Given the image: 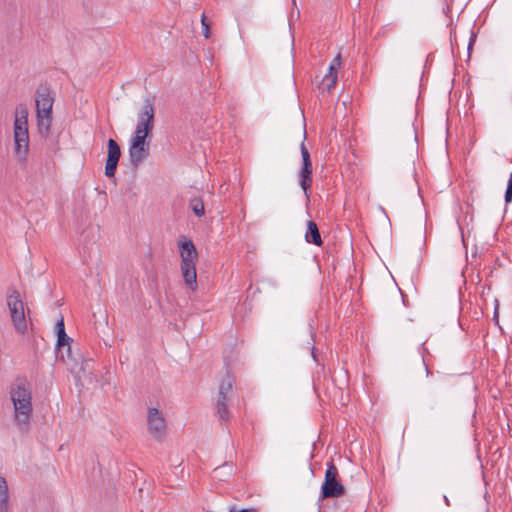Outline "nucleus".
Wrapping results in <instances>:
<instances>
[{
	"mask_svg": "<svg viewBox=\"0 0 512 512\" xmlns=\"http://www.w3.org/2000/svg\"><path fill=\"white\" fill-rule=\"evenodd\" d=\"M10 399L14 408V421L21 432H28L33 412L30 383L17 378L10 387Z\"/></svg>",
	"mask_w": 512,
	"mask_h": 512,
	"instance_id": "1",
	"label": "nucleus"
},
{
	"mask_svg": "<svg viewBox=\"0 0 512 512\" xmlns=\"http://www.w3.org/2000/svg\"><path fill=\"white\" fill-rule=\"evenodd\" d=\"M35 103L38 131L42 136H48L53 120L54 93L47 84H40L37 87Z\"/></svg>",
	"mask_w": 512,
	"mask_h": 512,
	"instance_id": "2",
	"label": "nucleus"
},
{
	"mask_svg": "<svg viewBox=\"0 0 512 512\" xmlns=\"http://www.w3.org/2000/svg\"><path fill=\"white\" fill-rule=\"evenodd\" d=\"M14 152L21 164L27 161L29 153L28 108L20 103L15 109Z\"/></svg>",
	"mask_w": 512,
	"mask_h": 512,
	"instance_id": "3",
	"label": "nucleus"
},
{
	"mask_svg": "<svg viewBox=\"0 0 512 512\" xmlns=\"http://www.w3.org/2000/svg\"><path fill=\"white\" fill-rule=\"evenodd\" d=\"M181 257V272L187 286L192 290L197 288L196 260L198 253L191 240L178 241Z\"/></svg>",
	"mask_w": 512,
	"mask_h": 512,
	"instance_id": "4",
	"label": "nucleus"
},
{
	"mask_svg": "<svg viewBox=\"0 0 512 512\" xmlns=\"http://www.w3.org/2000/svg\"><path fill=\"white\" fill-rule=\"evenodd\" d=\"M7 306L15 331L19 334H25L27 331V321L25 318L24 303L17 289H8Z\"/></svg>",
	"mask_w": 512,
	"mask_h": 512,
	"instance_id": "5",
	"label": "nucleus"
},
{
	"mask_svg": "<svg viewBox=\"0 0 512 512\" xmlns=\"http://www.w3.org/2000/svg\"><path fill=\"white\" fill-rule=\"evenodd\" d=\"M345 492V487L339 480L338 468L332 461L328 462L324 482L321 486L319 501L341 497Z\"/></svg>",
	"mask_w": 512,
	"mask_h": 512,
	"instance_id": "6",
	"label": "nucleus"
},
{
	"mask_svg": "<svg viewBox=\"0 0 512 512\" xmlns=\"http://www.w3.org/2000/svg\"><path fill=\"white\" fill-rule=\"evenodd\" d=\"M151 136L133 133L129 142V160L133 167H138L149 156Z\"/></svg>",
	"mask_w": 512,
	"mask_h": 512,
	"instance_id": "7",
	"label": "nucleus"
},
{
	"mask_svg": "<svg viewBox=\"0 0 512 512\" xmlns=\"http://www.w3.org/2000/svg\"><path fill=\"white\" fill-rule=\"evenodd\" d=\"M154 118V100L147 97L144 100V105L142 106L141 111L138 113L137 124L134 132L151 136L154 129Z\"/></svg>",
	"mask_w": 512,
	"mask_h": 512,
	"instance_id": "8",
	"label": "nucleus"
},
{
	"mask_svg": "<svg viewBox=\"0 0 512 512\" xmlns=\"http://www.w3.org/2000/svg\"><path fill=\"white\" fill-rule=\"evenodd\" d=\"M300 150L302 156V167L299 171V184L303 189L305 196L308 198V190L312 184V162L309 151L304 143L301 144Z\"/></svg>",
	"mask_w": 512,
	"mask_h": 512,
	"instance_id": "9",
	"label": "nucleus"
},
{
	"mask_svg": "<svg viewBox=\"0 0 512 512\" xmlns=\"http://www.w3.org/2000/svg\"><path fill=\"white\" fill-rule=\"evenodd\" d=\"M148 430L153 438L162 441L166 434V422L157 408H149L147 415Z\"/></svg>",
	"mask_w": 512,
	"mask_h": 512,
	"instance_id": "10",
	"label": "nucleus"
},
{
	"mask_svg": "<svg viewBox=\"0 0 512 512\" xmlns=\"http://www.w3.org/2000/svg\"><path fill=\"white\" fill-rule=\"evenodd\" d=\"M108 155L105 164V175L109 178L114 177L119 159L121 157V149L118 143L110 138L107 142Z\"/></svg>",
	"mask_w": 512,
	"mask_h": 512,
	"instance_id": "11",
	"label": "nucleus"
},
{
	"mask_svg": "<svg viewBox=\"0 0 512 512\" xmlns=\"http://www.w3.org/2000/svg\"><path fill=\"white\" fill-rule=\"evenodd\" d=\"M341 65L340 54L336 55L328 67V72L323 77L321 89L323 91H331L337 83V70Z\"/></svg>",
	"mask_w": 512,
	"mask_h": 512,
	"instance_id": "12",
	"label": "nucleus"
},
{
	"mask_svg": "<svg viewBox=\"0 0 512 512\" xmlns=\"http://www.w3.org/2000/svg\"><path fill=\"white\" fill-rule=\"evenodd\" d=\"M71 342H72V338H70L66 334V332H64V334H62V333L57 334V343H56L57 357L60 358L64 362L67 360L75 361V359L72 357Z\"/></svg>",
	"mask_w": 512,
	"mask_h": 512,
	"instance_id": "13",
	"label": "nucleus"
},
{
	"mask_svg": "<svg viewBox=\"0 0 512 512\" xmlns=\"http://www.w3.org/2000/svg\"><path fill=\"white\" fill-rule=\"evenodd\" d=\"M305 240L307 243L314 244L316 246H321L323 243L318 226L314 221L307 222Z\"/></svg>",
	"mask_w": 512,
	"mask_h": 512,
	"instance_id": "14",
	"label": "nucleus"
},
{
	"mask_svg": "<svg viewBox=\"0 0 512 512\" xmlns=\"http://www.w3.org/2000/svg\"><path fill=\"white\" fill-rule=\"evenodd\" d=\"M10 503L8 496V484L4 477L0 476V512H9Z\"/></svg>",
	"mask_w": 512,
	"mask_h": 512,
	"instance_id": "15",
	"label": "nucleus"
},
{
	"mask_svg": "<svg viewBox=\"0 0 512 512\" xmlns=\"http://www.w3.org/2000/svg\"><path fill=\"white\" fill-rule=\"evenodd\" d=\"M228 398L218 397L216 402V414L221 421H228L230 414L227 405Z\"/></svg>",
	"mask_w": 512,
	"mask_h": 512,
	"instance_id": "16",
	"label": "nucleus"
},
{
	"mask_svg": "<svg viewBox=\"0 0 512 512\" xmlns=\"http://www.w3.org/2000/svg\"><path fill=\"white\" fill-rule=\"evenodd\" d=\"M234 382V378L227 375L220 383L218 397L228 398V394L232 392Z\"/></svg>",
	"mask_w": 512,
	"mask_h": 512,
	"instance_id": "17",
	"label": "nucleus"
},
{
	"mask_svg": "<svg viewBox=\"0 0 512 512\" xmlns=\"http://www.w3.org/2000/svg\"><path fill=\"white\" fill-rule=\"evenodd\" d=\"M189 208L194 212L197 217H202L205 214L203 200L199 197H194L189 202Z\"/></svg>",
	"mask_w": 512,
	"mask_h": 512,
	"instance_id": "18",
	"label": "nucleus"
},
{
	"mask_svg": "<svg viewBox=\"0 0 512 512\" xmlns=\"http://www.w3.org/2000/svg\"><path fill=\"white\" fill-rule=\"evenodd\" d=\"M505 201L507 203L512 201V173L510 174V177L508 179L507 189L505 192Z\"/></svg>",
	"mask_w": 512,
	"mask_h": 512,
	"instance_id": "19",
	"label": "nucleus"
},
{
	"mask_svg": "<svg viewBox=\"0 0 512 512\" xmlns=\"http://www.w3.org/2000/svg\"><path fill=\"white\" fill-rule=\"evenodd\" d=\"M201 23H202V26H203V35H204V37L205 38H209V36H210L209 25L206 22V17H205L204 14L202 15Z\"/></svg>",
	"mask_w": 512,
	"mask_h": 512,
	"instance_id": "20",
	"label": "nucleus"
},
{
	"mask_svg": "<svg viewBox=\"0 0 512 512\" xmlns=\"http://www.w3.org/2000/svg\"><path fill=\"white\" fill-rule=\"evenodd\" d=\"M55 329H56V333L59 334V333H62L64 334L65 332V325H64V319L63 317H61L55 324Z\"/></svg>",
	"mask_w": 512,
	"mask_h": 512,
	"instance_id": "21",
	"label": "nucleus"
},
{
	"mask_svg": "<svg viewBox=\"0 0 512 512\" xmlns=\"http://www.w3.org/2000/svg\"><path fill=\"white\" fill-rule=\"evenodd\" d=\"M229 512H257V510L255 508L237 509V506L233 505L229 508Z\"/></svg>",
	"mask_w": 512,
	"mask_h": 512,
	"instance_id": "22",
	"label": "nucleus"
},
{
	"mask_svg": "<svg viewBox=\"0 0 512 512\" xmlns=\"http://www.w3.org/2000/svg\"><path fill=\"white\" fill-rule=\"evenodd\" d=\"M315 350H316V349H315V346H314V345H312V347H311V354H312V357H313V359H314V361H315V362H318V358H317V355H316Z\"/></svg>",
	"mask_w": 512,
	"mask_h": 512,
	"instance_id": "23",
	"label": "nucleus"
},
{
	"mask_svg": "<svg viewBox=\"0 0 512 512\" xmlns=\"http://www.w3.org/2000/svg\"><path fill=\"white\" fill-rule=\"evenodd\" d=\"M444 500H445L446 505L449 506L450 505L449 499L445 495H444Z\"/></svg>",
	"mask_w": 512,
	"mask_h": 512,
	"instance_id": "24",
	"label": "nucleus"
},
{
	"mask_svg": "<svg viewBox=\"0 0 512 512\" xmlns=\"http://www.w3.org/2000/svg\"><path fill=\"white\" fill-rule=\"evenodd\" d=\"M472 43H473V38H471V39H470V42H469V45H468V50H470V49H471V47H472Z\"/></svg>",
	"mask_w": 512,
	"mask_h": 512,
	"instance_id": "25",
	"label": "nucleus"
},
{
	"mask_svg": "<svg viewBox=\"0 0 512 512\" xmlns=\"http://www.w3.org/2000/svg\"><path fill=\"white\" fill-rule=\"evenodd\" d=\"M497 317V310L494 312V318Z\"/></svg>",
	"mask_w": 512,
	"mask_h": 512,
	"instance_id": "26",
	"label": "nucleus"
},
{
	"mask_svg": "<svg viewBox=\"0 0 512 512\" xmlns=\"http://www.w3.org/2000/svg\"><path fill=\"white\" fill-rule=\"evenodd\" d=\"M318 512H320V510Z\"/></svg>",
	"mask_w": 512,
	"mask_h": 512,
	"instance_id": "27",
	"label": "nucleus"
}]
</instances>
